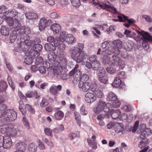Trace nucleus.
I'll use <instances>...</instances> for the list:
<instances>
[{
  "label": "nucleus",
  "instance_id": "obj_33",
  "mask_svg": "<svg viewBox=\"0 0 152 152\" xmlns=\"http://www.w3.org/2000/svg\"><path fill=\"white\" fill-rule=\"evenodd\" d=\"M121 83L120 78L118 77H116L112 83V85L113 87H118L121 84Z\"/></svg>",
  "mask_w": 152,
  "mask_h": 152
},
{
  "label": "nucleus",
  "instance_id": "obj_14",
  "mask_svg": "<svg viewBox=\"0 0 152 152\" xmlns=\"http://www.w3.org/2000/svg\"><path fill=\"white\" fill-rule=\"evenodd\" d=\"M78 65L76 64L73 69L69 73V75L70 76H73L74 79L80 78L81 76V72L78 69Z\"/></svg>",
  "mask_w": 152,
  "mask_h": 152
},
{
  "label": "nucleus",
  "instance_id": "obj_3",
  "mask_svg": "<svg viewBox=\"0 0 152 152\" xmlns=\"http://www.w3.org/2000/svg\"><path fill=\"white\" fill-rule=\"evenodd\" d=\"M0 132L2 134L11 135L15 133V129L14 128V125L12 124H5L0 126Z\"/></svg>",
  "mask_w": 152,
  "mask_h": 152
},
{
  "label": "nucleus",
  "instance_id": "obj_40",
  "mask_svg": "<svg viewBox=\"0 0 152 152\" xmlns=\"http://www.w3.org/2000/svg\"><path fill=\"white\" fill-rule=\"evenodd\" d=\"M17 32L15 30L13 31L11 33L10 37V39L11 42H13L16 39Z\"/></svg>",
  "mask_w": 152,
  "mask_h": 152
},
{
  "label": "nucleus",
  "instance_id": "obj_54",
  "mask_svg": "<svg viewBox=\"0 0 152 152\" xmlns=\"http://www.w3.org/2000/svg\"><path fill=\"white\" fill-rule=\"evenodd\" d=\"M24 62L27 65H30L33 62L32 58L27 56L25 59Z\"/></svg>",
  "mask_w": 152,
  "mask_h": 152
},
{
  "label": "nucleus",
  "instance_id": "obj_56",
  "mask_svg": "<svg viewBox=\"0 0 152 152\" xmlns=\"http://www.w3.org/2000/svg\"><path fill=\"white\" fill-rule=\"evenodd\" d=\"M26 107L31 113L34 114L35 112V110L31 105L28 104H26Z\"/></svg>",
  "mask_w": 152,
  "mask_h": 152
},
{
  "label": "nucleus",
  "instance_id": "obj_61",
  "mask_svg": "<svg viewBox=\"0 0 152 152\" xmlns=\"http://www.w3.org/2000/svg\"><path fill=\"white\" fill-rule=\"evenodd\" d=\"M102 60V63L104 64H108L110 62V58L109 56H105Z\"/></svg>",
  "mask_w": 152,
  "mask_h": 152
},
{
  "label": "nucleus",
  "instance_id": "obj_4",
  "mask_svg": "<svg viewBox=\"0 0 152 152\" xmlns=\"http://www.w3.org/2000/svg\"><path fill=\"white\" fill-rule=\"evenodd\" d=\"M58 56V60L55 61L53 64L54 66H58L65 68L67 64V60L65 57V54L64 52L61 51Z\"/></svg>",
  "mask_w": 152,
  "mask_h": 152
},
{
  "label": "nucleus",
  "instance_id": "obj_22",
  "mask_svg": "<svg viewBox=\"0 0 152 152\" xmlns=\"http://www.w3.org/2000/svg\"><path fill=\"white\" fill-rule=\"evenodd\" d=\"M64 115V113L61 110H58L54 115V118L57 120L60 121L63 119Z\"/></svg>",
  "mask_w": 152,
  "mask_h": 152
},
{
  "label": "nucleus",
  "instance_id": "obj_1",
  "mask_svg": "<svg viewBox=\"0 0 152 152\" xmlns=\"http://www.w3.org/2000/svg\"><path fill=\"white\" fill-rule=\"evenodd\" d=\"M84 47V44L79 43L77 46L74 47L70 50L72 57L76 60L77 63L82 62L85 59V53L82 51Z\"/></svg>",
  "mask_w": 152,
  "mask_h": 152
},
{
  "label": "nucleus",
  "instance_id": "obj_53",
  "mask_svg": "<svg viewBox=\"0 0 152 152\" xmlns=\"http://www.w3.org/2000/svg\"><path fill=\"white\" fill-rule=\"evenodd\" d=\"M24 42L28 47L32 46L34 44V41L31 40L30 39H26L25 40Z\"/></svg>",
  "mask_w": 152,
  "mask_h": 152
},
{
  "label": "nucleus",
  "instance_id": "obj_11",
  "mask_svg": "<svg viewBox=\"0 0 152 152\" xmlns=\"http://www.w3.org/2000/svg\"><path fill=\"white\" fill-rule=\"evenodd\" d=\"M2 145L0 147L1 150L4 151L3 149H8L10 148L12 145V140L9 136H5L2 143Z\"/></svg>",
  "mask_w": 152,
  "mask_h": 152
},
{
  "label": "nucleus",
  "instance_id": "obj_43",
  "mask_svg": "<svg viewBox=\"0 0 152 152\" xmlns=\"http://www.w3.org/2000/svg\"><path fill=\"white\" fill-rule=\"evenodd\" d=\"M37 146L34 143H32L29 145L28 149L30 152H34L37 150Z\"/></svg>",
  "mask_w": 152,
  "mask_h": 152
},
{
  "label": "nucleus",
  "instance_id": "obj_23",
  "mask_svg": "<svg viewBox=\"0 0 152 152\" xmlns=\"http://www.w3.org/2000/svg\"><path fill=\"white\" fill-rule=\"evenodd\" d=\"M139 144L138 145V147L140 148H142L146 147L149 143V141L147 138H144L140 140Z\"/></svg>",
  "mask_w": 152,
  "mask_h": 152
},
{
  "label": "nucleus",
  "instance_id": "obj_52",
  "mask_svg": "<svg viewBox=\"0 0 152 152\" xmlns=\"http://www.w3.org/2000/svg\"><path fill=\"white\" fill-rule=\"evenodd\" d=\"M66 35L65 31L62 32L60 33L59 35V39L61 42H63L65 40V37Z\"/></svg>",
  "mask_w": 152,
  "mask_h": 152
},
{
  "label": "nucleus",
  "instance_id": "obj_45",
  "mask_svg": "<svg viewBox=\"0 0 152 152\" xmlns=\"http://www.w3.org/2000/svg\"><path fill=\"white\" fill-rule=\"evenodd\" d=\"M49 103L48 100L45 98H43L40 103V106L42 107H45L47 106L49 104Z\"/></svg>",
  "mask_w": 152,
  "mask_h": 152
},
{
  "label": "nucleus",
  "instance_id": "obj_19",
  "mask_svg": "<svg viewBox=\"0 0 152 152\" xmlns=\"http://www.w3.org/2000/svg\"><path fill=\"white\" fill-rule=\"evenodd\" d=\"M31 30L29 27L27 26H24L21 27L19 31L20 34V35L25 34V36L28 38L29 36L27 34H30L31 33Z\"/></svg>",
  "mask_w": 152,
  "mask_h": 152
},
{
  "label": "nucleus",
  "instance_id": "obj_37",
  "mask_svg": "<svg viewBox=\"0 0 152 152\" xmlns=\"http://www.w3.org/2000/svg\"><path fill=\"white\" fill-rule=\"evenodd\" d=\"M121 112L119 109H117L113 111L111 114V116L113 119H116L118 118L121 114Z\"/></svg>",
  "mask_w": 152,
  "mask_h": 152
},
{
  "label": "nucleus",
  "instance_id": "obj_32",
  "mask_svg": "<svg viewBox=\"0 0 152 152\" xmlns=\"http://www.w3.org/2000/svg\"><path fill=\"white\" fill-rule=\"evenodd\" d=\"M87 142L88 145L92 147L93 149L95 150L97 148V143L96 141H92L89 138L87 139Z\"/></svg>",
  "mask_w": 152,
  "mask_h": 152
},
{
  "label": "nucleus",
  "instance_id": "obj_62",
  "mask_svg": "<svg viewBox=\"0 0 152 152\" xmlns=\"http://www.w3.org/2000/svg\"><path fill=\"white\" fill-rule=\"evenodd\" d=\"M110 44L109 42L107 41H105L103 42L102 44V47L103 48H105L106 49H107L108 48L110 47Z\"/></svg>",
  "mask_w": 152,
  "mask_h": 152
},
{
  "label": "nucleus",
  "instance_id": "obj_36",
  "mask_svg": "<svg viewBox=\"0 0 152 152\" xmlns=\"http://www.w3.org/2000/svg\"><path fill=\"white\" fill-rule=\"evenodd\" d=\"M19 47L21 50L23 51H26V52H28V47L26 44H25L24 42L21 41L19 43Z\"/></svg>",
  "mask_w": 152,
  "mask_h": 152
},
{
  "label": "nucleus",
  "instance_id": "obj_20",
  "mask_svg": "<svg viewBox=\"0 0 152 152\" xmlns=\"http://www.w3.org/2000/svg\"><path fill=\"white\" fill-rule=\"evenodd\" d=\"M56 57V55L55 53L52 52L49 53L48 56L49 64H52V66L53 65L54 62L56 60H55Z\"/></svg>",
  "mask_w": 152,
  "mask_h": 152
},
{
  "label": "nucleus",
  "instance_id": "obj_5",
  "mask_svg": "<svg viewBox=\"0 0 152 152\" xmlns=\"http://www.w3.org/2000/svg\"><path fill=\"white\" fill-rule=\"evenodd\" d=\"M96 7L99 9H103L107 11L119 14V13L117 11L116 9L112 5L110 4L109 1H105L102 5L98 4L96 5Z\"/></svg>",
  "mask_w": 152,
  "mask_h": 152
},
{
  "label": "nucleus",
  "instance_id": "obj_13",
  "mask_svg": "<svg viewBox=\"0 0 152 152\" xmlns=\"http://www.w3.org/2000/svg\"><path fill=\"white\" fill-rule=\"evenodd\" d=\"M4 116L8 118L7 120H9L11 121H14L17 118L16 112L12 110L7 109V107Z\"/></svg>",
  "mask_w": 152,
  "mask_h": 152
},
{
  "label": "nucleus",
  "instance_id": "obj_42",
  "mask_svg": "<svg viewBox=\"0 0 152 152\" xmlns=\"http://www.w3.org/2000/svg\"><path fill=\"white\" fill-rule=\"evenodd\" d=\"M92 69L94 70H97L100 68V64L99 61H96V62L92 63Z\"/></svg>",
  "mask_w": 152,
  "mask_h": 152
},
{
  "label": "nucleus",
  "instance_id": "obj_2",
  "mask_svg": "<svg viewBox=\"0 0 152 152\" xmlns=\"http://www.w3.org/2000/svg\"><path fill=\"white\" fill-rule=\"evenodd\" d=\"M88 79V77L86 75H83L79 83V87L84 92L90 91V83L87 81Z\"/></svg>",
  "mask_w": 152,
  "mask_h": 152
},
{
  "label": "nucleus",
  "instance_id": "obj_34",
  "mask_svg": "<svg viewBox=\"0 0 152 152\" xmlns=\"http://www.w3.org/2000/svg\"><path fill=\"white\" fill-rule=\"evenodd\" d=\"M117 99V96L112 92H110L107 97V99L109 101H115Z\"/></svg>",
  "mask_w": 152,
  "mask_h": 152
},
{
  "label": "nucleus",
  "instance_id": "obj_30",
  "mask_svg": "<svg viewBox=\"0 0 152 152\" xmlns=\"http://www.w3.org/2000/svg\"><path fill=\"white\" fill-rule=\"evenodd\" d=\"M45 48L48 51L54 50L56 49L55 46L50 43L46 44L45 45Z\"/></svg>",
  "mask_w": 152,
  "mask_h": 152
},
{
  "label": "nucleus",
  "instance_id": "obj_10",
  "mask_svg": "<svg viewBox=\"0 0 152 152\" xmlns=\"http://www.w3.org/2000/svg\"><path fill=\"white\" fill-rule=\"evenodd\" d=\"M120 50L117 48H114V46H110V47L106 50L103 51L101 55L103 56H108V55L113 53L118 55L120 53Z\"/></svg>",
  "mask_w": 152,
  "mask_h": 152
},
{
  "label": "nucleus",
  "instance_id": "obj_46",
  "mask_svg": "<svg viewBox=\"0 0 152 152\" xmlns=\"http://www.w3.org/2000/svg\"><path fill=\"white\" fill-rule=\"evenodd\" d=\"M19 107V110L21 112L22 114L23 115H25L26 113V105L25 106L23 104H20Z\"/></svg>",
  "mask_w": 152,
  "mask_h": 152
},
{
  "label": "nucleus",
  "instance_id": "obj_17",
  "mask_svg": "<svg viewBox=\"0 0 152 152\" xmlns=\"http://www.w3.org/2000/svg\"><path fill=\"white\" fill-rule=\"evenodd\" d=\"M51 22L50 20H47L44 18H41L39 20L38 26L40 31H42L47 27V24L49 22Z\"/></svg>",
  "mask_w": 152,
  "mask_h": 152
},
{
  "label": "nucleus",
  "instance_id": "obj_7",
  "mask_svg": "<svg viewBox=\"0 0 152 152\" xmlns=\"http://www.w3.org/2000/svg\"><path fill=\"white\" fill-rule=\"evenodd\" d=\"M106 71L103 68H100L97 71V76L98 80L104 84L108 82V77L105 75Z\"/></svg>",
  "mask_w": 152,
  "mask_h": 152
},
{
  "label": "nucleus",
  "instance_id": "obj_8",
  "mask_svg": "<svg viewBox=\"0 0 152 152\" xmlns=\"http://www.w3.org/2000/svg\"><path fill=\"white\" fill-rule=\"evenodd\" d=\"M118 55L115 54L112 56V59L111 61V65L119 66L120 67L123 68L125 66V62L118 56Z\"/></svg>",
  "mask_w": 152,
  "mask_h": 152
},
{
  "label": "nucleus",
  "instance_id": "obj_25",
  "mask_svg": "<svg viewBox=\"0 0 152 152\" xmlns=\"http://www.w3.org/2000/svg\"><path fill=\"white\" fill-rule=\"evenodd\" d=\"M51 29L54 34L58 33L61 30V28L60 25L57 23H53L50 26Z\"/></svg>",
  "mask_w": 152,
  "mask_h": 152
},
{
  "label": "nucleus",
  "instance_id": "obj_6",
  "mask_svg": "<svg viewBox=\"0 0 152 152\" xmlns=\"http://www.w3.org/2000/svg\"><path fill=\"white\" fill-rule=\"evenodd\" d=\"M107 105L104 101L100 99L97 107L93 109V111L95 113H99L102 111L104 112H107L109 111V109Z\"/></svg>",
  "mask_w": 152,
  "mask_h": 152
},
{
  "label": "nucleus",
  "instance_id": "obj_26",
  "mask_svg": "<svg viewBox=\"0 0 152 152\" xmlns=\"http://www.w3.org/2000/svg\"><path fill=\"white\" fill-rule=\"evenodd\" d=\"M26 54L27 56L34 58L38 56L39 55V53L37 52L34 49H31L28 52H26Z\"/></svg>",
  "mask_w": 152,
  "mask_h": 152
},
{
  "label": "nucleus",
  "instance_id": "obj_39",
  "mask_svg": "<svg viewBox=\"0 0 152 152\" xmlns=\"http://www.w3.org/2000/svg\"><path fill=\"white\" fill-rule=\"evenodd\" d=\"M115 130L116 132L119 133L122 132L124 130V126L123 124L118 123L116 125Z\"/></svg>",
  "mask_w": 152,
  "mask_h": 152
},
{
  "label": "nucleus",
  "instance_id": "obj_35",
  "mask_svg": "<svg viewBox=\"0 0 152 152\" xmlns=\"http://www.w3.org/2000/svg\"><path fill=\"white\" fill-rule=\"evenodd\" d=\"M75 38L71 34H68L66 36L65 38V41L68 44H71L74 42Z\"/></svg>",
  "mask_w": 152,
  "mask_h": 152
},
{
  "label": "nucleus",
  "instance_id": "obj_57",
  "mask_svg": "<svg viewBox=\"0 0 152 152\" xmlns=\"http://www.w3.org/2000/svg\"><path fill=\"white\" fill-rule=\"evenodd\" d=\"M122 110L126 112H129L132 110V107L129 105H125L123 106Z\"/></svg>",
  "mask_w": 152,
  "mask_h": 152
},
{
  "label": "nucleus",
  "instance_id": "obj_27",
  "mask_svg": "<svg viewBox=\"0 0 152 152\" xmlns=\"http://www.w3.org/2000/svg\"><path fill=\"white\" fill-rule=\"evenodd\" d=\"M0 32L2 35L7 36L9 34L10 29L7 26H3L1 28Z\"/></svg>",
  "mask_w": 152,
  "mask_h": 152
},
{
  "label": "nucleus",
  "instance_id": "obj_24",
  "mask_svg": "<svg viewBox=\"0 0 152 152\" xmlns=\"http://www.w3.org/2000/svg\"><path fill=\"white\" fill-rule=\"evenodd\" d=\"M25 15L26 18L28 19H36L38 18V15L34 12H27Z\"/></svg>",
  "mask_w": 152,
  "mask_h": 152
},
{
  "label": "nucleus",
  "instance_id": "obj_48",
  "mask_svg": "<svg viewBox=\"0 0 152 152\" xmlns=\"http://www.w3.org/2000/svg\"><path fill=\"white\" fill-rule=\"evenodd\" d=\"M124 49L127 51H130L132 49V46L128 42H126L124 44Z\"/></svg>",
  "mask_w": 152,
  "mask_h": 152
},
{
  "label": "nucleus",
  "instance_id": "obj_41",
  "mask_svg": "<svg viewBox=\"0 0 152 152\" xmlns=\"http://www.w3.org/2000/svg\"><path fill=\"white\" fill-rule=\"evenodd\" d=\"M3 15L5 17L4 18V20H7L12 18L13 17H14L15 15H13L10 11H5V13H4Z\"/></svg>",
  "mask_w": 152,
  "mask_h": 152
},
{
  "label": "nucleus",
  "instance_id": "obj_55",
  "mask_svg": "<svg viewBox=\"0 0 152 152\" xmlns=\"http://www.w3.org/2000/svg\"><path fill=\"white\" fill-rule=\"evenodd\" d=\"M97 85L96 83H93L90 84V91H92L94 93L97 91Z\"/></svg>",
  "mask_w": 152,
  "mask_h": 152
},
{
  "label": "nucleus",
  "instance_id": "obj_9",
  "mask_svg": "<svg viewBox=\"0 0 152 152\" xmlns=\"http://www.w3.org/2000/svg\"><path fill=\"white\" fill-rule=\"evenodd\" d=\"M54 68V75L59 77L63 79H65L67 75L65 73H63V68L58 66H51Z\"/></svg>",
  "mask_w": 152,
  "mask_h": 152
},
{
  "label": "nucleus",
  "instance_id": "obj_44",
  "mask_svg": "<svg viewBox=\"0 0 152 152\" xmlns=\"http://www.w3.org/2000/svg\"><path fill=\"white\" fill-rule=\"evenodd\" d=\"M74 116L77 123L79 126H81V117L79 113L75 112L74 113Z\"/></svg>",
  "mask_w": 152,
  "mask_h": 152
},
{
  "label": "nucleus",
  "instance_id": "obj_64",
  "mask_svg": "<svg viewBox=\"0 0 152 152\" xmlns=\"http://www.w3.org/2000/svg\"><path fill=\"white\" fill-rule=\"evenodd\" d=\"M94 93L99 98H101L104 96L103 92L100 90H97Z\"/></svg>",
  "mask_w": 152,
  "mask_h": 152
},
{
  "label": "nucleus",
  "instance_id": "obj_31",
  "mask_svg": "<svg viewBox=\"0 0 152 152\" xmlns=\"http://www.w3.org/2000/svg\"><path fill=\"white\" fill-rule=\"evenodd\" d=\"M21 25L18 20L17 19L15 18L14 20V24L12 27L14 28L15 30L18 31L20 29Z\"/></svg>",
  "mask_w": 152,
  "mask_h": 152
},
{
  "label": "nucleus",
  "instance_id": "obj_21",
  "mask_svg": "<svg viewBox=\"0 0 152 152\" xmlns=\"http://www.w3.org/2000/svg\"><path fill=\"white\" fill-rule=\"evenodd\" d=\"M26 148V145L24 142H20L16 145L15 148L17 151H24Z\"/></svg>",
  "mask_w": 152,
  "mask_h": 152
},
{
  "label": "nucleus",
  "instance_id": "obj_60",
  "mask_svg": "<svg viewBox=\"0 0 152 152\" xmlns=\"http://www.w3.org/2000/svg\"><path fill=\"white\" fill-rule=\"evenodd\" d=\"M80 113L83 115H86L87 111L85 109V107L84 104L80 108Z\"/></svg>",
  "mask_w": 152,
  "mask_h": 152
},
{
  "label": "nucleus",
  "instance_id": "obj_38",
  "mask_svg": "<svg viewBox=\"0 0 152 152\" xmlns=\"http://www.w3.org/2000/svg\"><path fill=\"white\" fill-rule=\"evenodd\" d=\"M7 85L6 82L4 80L0 81V92L5 91L7 88Z\"/></svg>",
  "mask_w": 152,
  "mask_h": 152
},
{
  "label": "nucleus",
  "instance_id": "obj_49",
  "mask_svg": "<svg viewBox=\"0 0 152 152\" xmlns=\"http://www.w3.org/2000/svg\"><path fill=\"white\" fill-rule=\"evenodd\" d=\"M22 122L26 128L28 130L30 129L29 124L26 118L24 117L23 118Z\"/></svg>",
  "mask_w": 152,
  "mask_h": 152
},
{
  "label": "nucleus",
  "instance_id": "obj_59",
  "mask_svg": "<svg viewBox=\"0 0 152 152\" xmlns=\"http://www.w3.org/2000/svg\"><path fill=\"white\" fill-rule=\"evenodd\" d=\"M43 62V59L41 56L37 58L35 60V63L36 65H39Z\"/></svg>",
  "mask_w": 152,
  "mask_h": 152
},
{
  "label": "nucleus",
  "instance_id": "obj_58",
  "mask_svg": "<svg viewBox=\"0 0 152 152\" xmlns=\"http://www.w3.org/2000/svg\"><path fill=\"white\" fill-rule=\"evenodd\" d=\"M112 103V106L114 107L118 108L121 105V102L120 101L117 99L115 101H113Z\"/></svg>",
  "mask_w": 152,
  "mask_h": 152
},
{
  "label": "nucleus",
  "instance_id": "obj_16",
  "mask_svg": "<svg viewBox=\"0 0 152 152\" xmlns=\"http://www.w3.org/2000/svg\"><path fill=\"white\" fill-rule=\"evenodd\" d=\"M85 100L87 102L91 103L96 100V97L94 94L88 92L85 94Z\"/></svg>",
  "mask_w": 152,
  "mask_h": 152
},
{
  "label": "nucleus",
  "instance_id": "obj_50",
  "mask_svg": "<svg viewBox=\"0 0 152 152\" xmlns=\"http://www.w3.org/2000/svg\"><path fill=\"white\" fill-rule=\"evenodd\" d=\"M50 92L53 95H56L58 93V91L56 89V86L54 85H52L50 88Z\"/></svg>",
  "mask_w": 152,
  "mask_h": 152
},
{
  "label": "nucleus",
  "instance_id": "obj_51",
  "mask_svg": "<svg viewBox=\"0 0 152 152\" xmlns=\"http://www.w3.org/2000/svg\"><path fill=\"white\" fill-rule=\"evenodd\" d=\"M42 46L38 43L36 44L34 46V49L38 53H39V52L42 50Z\"/></svg>",
  "mask_w": 152,
  "mask_h": 152
},
{
  "label": "nucleus",
  "instance_id": "obj_29",
  "mask_svg": "<svg viewBox=\"0 0 152 152\" xmlns=\"http://www.w3.org/2000/svg\"><path fill=\"white\" fill-rule=\"evenodd\" d=\"M112 44L115 46L114 48H117L119 49L122 48V42L120 39L114 41L113 42Z\"/></svg>",
  "mask_w": 152,
  "mask_h": 152
},
{
  "label": "nucleus",
  "instance_id": "obj_63",
  "mask_svg": "<svg viewBox=\"0 0 152 152\" xmlns=\"http://www.w3.org/2000/svg\"><path fill=\"white\" fill-rule=\"evenodd\" d=\"M152 133V131L148 128H146L144 131L143 132V134L145 135L146 136L151 134Z\"/></svg>",
  "mask_w": 152,
  "mask_h": 152
},
{
  "label": "nucleus",
  "instance_id": "obj_12",
  "mask_svg": "<svg viewBox=\"0 0 152 152\" xmlns=\"http://www.w3.org/2000/svg\"><path fill=\"white\" fill-rule=\"evenodd\" d=\"M139 123V121H136L135 122L132 130V132H135L138 128L137 132L138 133L140 134L141 132L144 131L146 129V125L144 124H141L140 126H138Z\"/></svg>",
  "mask_w": 152,
  "mask_h": 152
},
{
  "label": "nucleus",
  "instance_id": "obj_15",
  "mask_svg": "<svg viewBox=\"0 0 152 152\" xmlns=\"http://www.w3.org/2000/svg\"><path fill=\"white\" fill-rule=\"evenodd\" d=\"M117 18L119 19L120 22H125L127 21L130 25L135 22V21L134 19L131 18L129 19L127 16L122 14L118 15Z\"/></svg>",
  "mask_w": 152,
  "mask_h": 152
},
{
  "label": "nucleus",
  "instance_id": "obj_18",
  "mask_svg": "<svg viewBox=\"0 0 152 152\" xmlns=\"http://www.w3.org/2000/svg\"><path fill=\"white\" fill-rule=\"evenodd\" d=\"M124 33L126 35V37L133 38L135 40L137 41H139L140 39V36L137 35L135 33L129 30H125Z\"/></svg>",
  "mask_w": 152,
  "mask_h": 152
},
{
  "label": "nucleus",
  "instance_id": "obj_28",
  "mask_svg": "<svg viewBox=\"0 0 152 152\" xmlns=\"http://www.w3.org/2000/svg\"><path fill=\"white\" fill-rule=\"evenodd\" d=\"M7 106L3 104H0V118L4 116L5 114Z\"/></svg>",
  "mask_w": 152,
  "mask_h": 152
},
{
  "label": "nucleus",
  "instance_id": "obj_47",
  "mask_svg": "<svg viewBox=\"0 0 152 152\" xmlns=\"http://www.w3.org/2000/svg\"><path fill=\"white\" fill-rule=\"evenodd\" d=\"M45 134L48 136L52 137L53 135L52 130L50 128L46 127L44 130Z\"/></svg>",
  "mask_w": 152,
  "mask_h": 152
}]
</instances>
